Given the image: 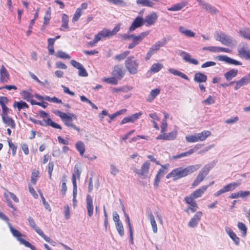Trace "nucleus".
I'll list each match as a JSON object with an SVG mask.
<instances>
[{"mask_svg": "<svg viewBox=\"0 0 250 250\" xmlns=\"http://www.w3.org/2000/svg\"><path fill=\"white\" fill-rule=\"evenodd\" d=\"M82 14V11L80 9H77L72 18L73 22L78 21Z\"/></svg>", "mask_w": 250, "mask_h": 250, "instance_id": "48", "label": "nucleus"}, {"mask_svg": "<svg viewBox=\"0 0 250 250\" xmlns=\"http://www.w3.org/2000/svg\"><path fill=\"white\" fill-rule=\"evenodd\" d=\"M77 115L73 113H63V124L65 125L69 128H72L79 131V128L77 127L73 123V121L77 120Z\"/></svg>", "mask_w": 250, "mask_h": 250, "instance_id": "4", "label": "nucleus"}, {"mask_svg": "<svg viewBox=\"0 0 250 250\" xmlns=\"http://www.w3.org/2000/svg\"><path fill=\"white\" fill-rule=\"evenodd\" d=\"M138 65V62L132 56L127 57L125 62V67L131 74L137 73Z\"/></svg>", "mask_w": 250, "mask_h": 250, "instance_id": "6", "label": "nucleus"}, {"mask_svg": "<svg viewBox=\"0 0 250 250\" xmlns=\"http://www.w3.org/2000/svg\"><path fill=\"white\" fill-rule=\"evenodd\" d=\"M198 141H203L211 135V132L208 130H204L200 133H195Z\"/></svg>", "mask_w": 250, "mask_h": 250, "instance_id": "23", "label": "nucleus"}, {"mask_svg": "<svg viewBox=\"0 0 250 250\" xmlns=\"http://www.w3.org/2000/svg\"><path fill=\"white\" fill-rule=\"evenodd\" d=\"M160 93V89L155 88L151 90L146 100L148 102H151Z\"/></svg>", "mask_w": 250, "mask_h": 250, "instance_id": "30", "label": "nucleus"}, {"mask_svg": "<svg viewBox=\"0 0 250 250\" xmlns=\"http://www.w3.org/2000/svg\"><path fill=\"white\" fill-rule=\"evenodd\" d=\"M116 228L121 236L124 235V229L122 222L115 223Z\"/></svg>", "mask_w": 250, "mask_h": 250, "instance_id": "44", "label": "nucleus"}, {"mask_svg": "<svg viewBox=\"0 0 250 250\" xmlns=\"http://www.w3.org/2000/svg\"><path fill=\"white\" fill-rule=\"evenodd\" d=\"M112 75L119 80L123 77L124 74L122 68L116 65L114 67L113 70L112 72Z\"/></svg>", "mask_w": 250, "mask_h": 250, "instance_id": "22", "label": "nucleus"}, {"mask_svg": "<svg viewBox=\"0 0 250 250\" xmlns=\"http://www.w3.org/2000/svg\"><path fill=\"white\" fill-rule=\"evenodd\" d=\"M237 226L238 229L241 231L242 235L243 236H246L247 231V229L246 225L242 222H238Z\"/></svg>", "mask_w": 250, "mask_h": 250, "instance_id": "46", "label": "nucleus"}, {"mask_svg": "<svg viewBox=\"0 0 250 250\" xmlns=\"http://www.w3.org/2000/svg\"><path fill=\"white\" fill-rule=\"evenodd\" d=\"M218 60L220 61L225 62L227 63L234 64L236 65H242V62L230 58L226 55H219L217 57Z\"/></svg>", "mask_w": 250, "mask_h": 250, "instance_id": "15", "label": "nucleus"}, {"mask_svg": "<svg viewBox=\"0 0 250 250\" xmlns=\"http://www.w3.org/2000/svg\"><path fill=\"white\" fill-rule=\"evenodd\" d=\"M148 217L150 220V222L151 223V225L153 231L154 233H156L157 232V224L155 220L154 216L152 212H149L148 213Z\"/></svg>", "mask_w": 250, "mask_h": 250, "instance_id": "33", "label": "nucleus"}, {"mask_svg": "<svg viewBox=\"0 0 250 250\" xmlns=\"http://www.w3.org/2000/svg\"><path fill=\"white\" fill-rule=\"evenodd\" d=\"M238 73V70L232 69L224 74V76L227 81H230L236 76Z\"/></svg>", "mask_w": 250, "mask_h": 250, "instance_id": "26", "label": "nucleus"}, {"mask_svg": "<svg viewBox=\"0 0 250 250\" xmlns=\"http://www.w3.org/2000/svg\"><path fill=\"white\" fill-rule=\"evenodd\" d=\"M209 186H203L199 189L194 191L191 194L193 196L195 199L198 197H201L203 194L207 190Z\"/></svg>", "mask_w": 250, "mask_h": 250, "instance_id": "24", "label": "nucleus"}, {"mask_svg": "<svg viewBox=\"0 0 250 250\" xmlns=\"http://www.w3.org/2000/svg\"><path fill=\"white\" fill-rule=\"evenodd\" d=\"M150 163L148 161L145 162L141 167V169L135 168L134 171L140 176L145 178L149 172Z\"/></svg>", "mask_w": 250, "mask_h": 250, "instance_id": "9", "label": "nucleus"}, {"mask_svg": "<svg viewBox=\"0 0 250 250\" xmlns=\"http://www.w3.org/2000/svg\"><path fill=\"white\" fill-rule=\"evenodd\" d=\"M45 124L47 125H50L55 128L61 129L62 127L60 125L53 122L50 118H48L45 121Z\"/></svg>", "mask_w": 250, "mask_h": 250, "instance_id": "42", "label": "nucleus"}, {"mask_svg": "<svg viewBox=\"0 0 250 250\" xmlns=\"http://www.w3.org/2000/svg\"><path fill=\"white\" fill-rule=\"evenodd\" d=\"M203 8L206 10L208 11L211 14H216L217 12V10L215 7L212 6L208 3L204 4V6Z\"/></svg>", "mask_w": 250, "mask_h": 250, "instance_id": "40", "label": "nucleus"}, {"mask_svg": "<svg viewBox=\"0 0 250 250\" xmlns=\"http://www.w3.org/2000/svg\"><path fill=\"white\" fill-rule=\"evenodd\" d=\"M168 71L170 73L173 74L175 76H178L182 78L189 81L188 77L184 73L173 68H170L168 69Z\"/></svg>", "mask_w": 250, "mask_h": 250, "instance_id": "28", "label": "nucleus"}, {"mask_svg": "<svg viewBox=\"0 0 250 250\" xmlns=\"http://www.w3.org/2000/svg\"><path fill=\"white\" fill-rule=\"evenodd\" d=\"M44 99L45 101H47L48 102L55 103H62L61 100H59L58 98H57L55 97L51 98L48 96H45V97H44Z\"/></svg>", "mask_w": 250, "mask_h": 250, "instance_id": "50", "label": "nucleus"}, {"mask_svg": "<svg viewBox=\"0 0 250 250\" xmlns=\"http://www.w3.org/2000/svg\"><path fill=\"white\" fill-rule=\"evenodd\" d=\"M2 108V113L1 114V116H7L8 115V114L10 113V109H9L6 105H2L1 106Z\"/></svg>", "mask_w": 250, "mask_h": 250, "instance_id": "62", "label": "nucleus"}, {"mask_svg": "<svg viewBox=\"0 0 250 250\" xmlns=\"http://www.w3.org/2000/svg\"><path fill=\"white\" fill-rule=\"evenodd\" d=\"M81 173V172L79 170L78 167L75 166L74 169L72 179L75 178V180H76V177L79 178L80 177Z\"/></svg>", "mask_w": 250, "mask_h": 250, "instance_id": "59", "label": "nucleus"}, {"mask_svg": "<svg viewBox=\"0 0 250 250\" xmlns=\"http://www.w3.org/2000/svg\"><path fill=\"white\" fill-rule=\"evenodd\" d=\"M118 79L113 76L109 78H104L103 81L107 83L116 85L118 83Z\"/></svg>", "mask_w": 250, "mask_h": 250, "instance_id": "39", "label": "nucleus"}, {"mask_svg": "<svg viewBox=\"0 0 250 250\" xmlns=\"http://www.w3.org/2000/svg\"><path fill=\"white\" fill-rule=\"evenodd\" d=\"M86 204L88 215L91 217L93 214L94 206L92 198L89 194L86 196Z\"/></svg>", "mask_w": 250, "mask_h": 250, "instance_id": "16", "label": "nucleus"}, {"mask_svg": "<svg viewBox=\"0 0 250 250\" xmlns=\"http://www.w3.org/2000/svg\"><path fill=\"white\" fill-rule=\"evenodd\" d=\"M8 143L9 147L12 150V154L13 156H14L16 154L17 147L12 142L11 140L9 139L8 140Z\"/></svg>", "mask_w": 250, "mask_h": 250, "instance_id": "54", "label": "nucleus"}, {"mask_svg": "<svg viewBox=\"0 0 250 250\" xmlns=\"http://www.w3.org/2000/svg\"><path fill=\"white\" fill-rule=\"evenodd\" d=\"M178 55L182 57L183 60L186 62H188L194 65H197L199 63V62L197 60L191 58L190 55L185 51L179 50Z\"/></svg>", "mask_w": 250, "mask_h": 250, "instance_id": "12", "label": "nucleus"}, {"mask_svg": "<svg viewBox=\"0 0 250 250\" xmlns=\"http://www.w3.org/2000/svg\"><path fill=\"white\" fill-rule=\"evenodd\" d=\"M95 36L99 39V41L102 40L103 38L111 37L110 34L109 30L106 28H104L96 34Z\"/></svg>", "mask_w": 250, "mask_h": 250, "instance_id": "27", "label": "nucleus"}, {"mask_svg": "<svg viewBox=\"0 0 250 250\" xmlns=\"http://www.w3.org/2000/svg\"><path fill=\"white\" fill-rule=\"evenodd\" d=\"M149 34V31H145L141 33L138 35L132 34V41L136 44H139Z\"/></svg>", "mask_w": 250, "mask_h": 250, "instance_id": "17", "label": "nucleus"}, {"mask_svg": "<svg viewBox=\"0 0 250 250\" xmlns=\"http://www.w3.org/2000/svg\"><path fill=\"white\" fill-rule=\"evenodd\" d=\"M8 226L13 236L16 237L21 244L24 245L26 247L30 248L32 250H36V248L34 246L21 237L22 236L21 233L18 230L14 229L9 222H8Z\"/></svg>", "mask_w": 250, "mask_h": 250, "instance_id": "3", "label": "nucleus"}, {"mask_svg": "<svg viewBox=\"0 0 250 250\" xmlns=\"http://www.w3.org/2000/svg\"><path fill=\"white\" fill-rule=\"evenodd\" d=\"M179 31L188 37H194L195 33L190 30L187 29L182 26L179 27Z\"/></svg>", "mask_w": 250, "mask_h": 250, "instance_id": "31", "label": "nucleus"}, {"mask_svg": "<svg viewBox=\"0 0 250 250\" xmlns=\"http://www.w3.org/2000/svg\"><path fill=\"white\" fill-rule=\"evenodd\" d=\"M167 43V41L166 38H164L162 40L156 42L151 47L153 49L156 51L159 50L160 47L164 46Z\"/></svg>", "mask_w": 250, "mask_h": 250, "instance_id": "32", "label": "nucleus"}, {"mask_svg": "<svg viewBox=\"0 0 250 250\" xmlns=\"http://www.w3.org/2000/svg\"><path fill=\"white\" fill-rule=\"evenodd\" d=\"M187 3H188L186 1H181L172 5L169 8H168L167 10L170 11H177L181 10L187 5Z\"/></svg>", "mask_w": 250, "mask_h": 250, "instance_id": "25", "label": "nucleus"}, {"mask_svg": "<svg viewBox=\"0 0 250 250\" xmlns=\"http://www.w3.org/2000/svg\"><path fill=\"white\" fill-rule=\"evenodd\" d=\"M136 3L138 5H140L142 6H146V7H152L154 3L149 0H137L136 1Z\"/></svg>", "mask_w": 250, "mask_h": 250, "instance_id": "35", "label": "nucleus"}, {"mask_svg": "<svg viewBox=\"0 0 250 250\" xmlns=\"http://www.w3.org/2000/svg\"><path fill=\"white\" fill-rule=\"evenodd\" d=\"M207 79V75L201 72L196 73L194 76V81L197 83H205Z\"/></svg>", "mask_w": 250, "mask_h": 250, "instance_id": "20", "label": "nucleus"}, {"mask_svg": "<svg viewBox=\"0 0 250 250\" xmlns=\"http://www.w3.org/2000/svg\"><path fill=\"white\" fill-rule=\"evenodd\" d=\"M110 172L112 175H113V176H115L118 173L119 170L115 166H114L113 164H111L110 166Z\"/></svg>", "mask_w": 250, "mask_h": 250, "instance_id": "57", "label": "nucleus"}, {"mask_svg": "<svg viewBox=\"0 0 250 250\" xmlns=\"http://www.w3.org/2000/svg\"><path fill=\"white\" fill-rule=\"evenodd\" d=\"M163 67V65L162 64L160 63H155L152 64L151 66L150 71L151 73H157L159 72Z\"/></svg>", "mask_w": 250, "mask_h": 250, "instance_id": "38", "label": "nucleus"}, {"mask_svg": "<svg viewBox=\"0 0 250 250\" xmlns=\"http://www.w3.org/2000/svg\"><path fill=\"white\" fill-rule=\"evenodd\" d=\"M158 18L157 14L153 12L148 14L145 17L144 22L146 23V26H148L154 24Z\"/></svg>", "mask_w": 250, "mask_h": 250, "instance_id": "13", "label": "nucleus"}, {"mask_svg": "<svg viewBox=\"0 0 250 250\" xmlns=\"http://www.w3.org/2000/svg\"><path fill=\"white\" fill-rule=\"evenodd\" d=\"M202 215L203 213L201 211H199L197 212L189 221L188 226L190 228L196 227L200 220Z\"/></svg>", "mask_w": 250, "mask_h": 250, "instance_id": "14", "label": "nucleus"}, {"mask_svg": "<svg viewBox=\"0 0 250 250\" xmlns=\"http://www.w3.org/2000/svg\"><path fill=\"white\" fill-rule=\"evenodd\" d=\"M72 183H73V201H75L77 194V184H76V181L75 178H73L72 179Z\"/></svg>", "mask_w": 250, "mask_h": 250, "instance_id": "55", "label": "nucleus"}, {"mask_svg": "<svg viewBox=\"0 0 250 250\" xmlns=\"http://www.w3.org/2000/svg\"><path fill=\"white\" fill-rule=\"evenodd\" d=\"M243 83L246 85L250 83V73L244 76L241 79Z\"/></svg>", "mask_w": 250, "mask_h": 250, "instance_id": "61", "label": "nucleus"}, {"mask_svg": "<svg viewBox=\"0 0 250 250\" xmlns=\"http://www.w3.org/2000/svg\"><path fill=\"white\" fill-rule=\"evenodd\" d=\"M38 171L33 172L32 173L31 181L32 183L34 185H35L36 184V182L38 180Z\"/></svg>", "mask_w": 250, "mask_h": 250, "instance_id": "58", "label": "nucleus"}, {"mask_svg": "<svg viewBox=\"0 0 250 250\" xmlns=\"http://www.w3.org/2000/svg\"><path fill=\"white\" fill-rule=\"evenodd\" d=\"M186 140L188 143H194L198 142L195 133L193 135L186 136Z\"/></svg>", "mask_w": 250, "mask_h": 250, "instance_id": "49", "label": "nucleus"}, {"mask_svg": "<svg viewBox=\"0 0 250 250\" xmlns=\"http://www.w3.org/2000/svg\"><path fill=\"white\" fill-rule=\"evenodd\" d=\"M9 79V74L5 68L2 65L0 69V82L2 83H7Z\"/></svg>", "mask_w": 250, "mask_h": 250, "instance_id": "18", "label": "nucleus"}, {"mask_svg": "<svg viewBox=\"0 0 250 250\" xmlns=\"http://www.w3.org/2000/svg\"><path fill=\"white\" fill-rule=\"evenodd\" d=\"M238 51L241 57L245 58L246 59L250 58V54L249 51L246 50L244 47L239 49Z\"/></svg>", "mask_w": 250, "mask_h": 250, "instance_id": "37", "label": "nucleus"}, {"mask_svg": "<svg viewBox=\"0 0 250 250\" xmlns=\"http://www.w3.org/2000/svg\"><path fill=\"white\" fill-rule=\"evenodd\" d=\"M2 120L3 123L7 126H9L11 128L15 127L16 125L14 120L10 117L7 116H2Z\"/></svg>", "mask_w": 250, "mask_h": 250, "instance_id": "21", "label": "nucleus"}, {"mask_svg": "<svg viewBox=\"0 0 250 250\" xmlns=\"http://www.w3.org/2000/svg\"><path fill=\"white\" fill-rule=\"evenodd\" d=\"M162 167L158 171L154 182V187L157 188L159 184L161 178L167 172V170L168 169L169 165L167 164L164 165H161Z\"/></svg>", "mask_w": 250, "mask_h": 250, "instance_id": "8", "label": "nucleus"}, {"mask_svg": "<svg viewBox=\"0 0 250 250\" xmlns=\"http://www.w3.org/2000/svg\"><path fill=\"white\" fill-rule=\"evenodd\" d=\"M144 23V19L140 16H137L132 22L128 29L129 32L134 31L136 28L142 26Z\"/></svg>", "mask_w": 250, "mask_h": 250, "instance_id": "11", "label": "nucleus"}, {"mask_svg": "<svg viewBox=\"0 0 250 250\" xmlns=\"http://www.w3.org/2000/svg\"><path fill=\"white\" fill-rule=\"evenodd\" d=\"M214 166V164L211 163L208 164L203 167L198 174L196 179L192 183V186L193 187H195L199 185V184L204 180V178L209 173V171Z\"/></svg>", "mask_w": 250, "mask_h": 250, "instance_id": "2", "label": "nucleus"}, {"mask_svg": "<svg viewBox=\"0 0 250 250\" xmlns=\"http://www.w3.org/2000/svg\"><path fill=\"white\" fill-rule=\"evenodd\" d=\"M194 199L195 198L190 194L189 196H186L185 197V201L187 204L190 205V204L195 202L194 201Z\"/></svg>", "mask_w": 250, "mask_h": 250, "instance_id": "63", "label": "nucleus"}, {"mask_svg": "<svg viewBox=\"0 0 250 250\" xmlns=\"http://www.w3.org/2000/svg\"><path fill=\"white\" fill-rule=\"evenodd\" d=\"M79 75L82 77H86L88 75L86 70L83 66L79 69Z\"/></svg>", "mask_w": 250, "mask_h": 250, "instance_id": "64", "label": "nucleus"}, {"mask_svg": "<svg viewBox=\"0 0 250 250\" xmlns=\"http://www.w3.org/2000/svg\"><path fill=\"white\" fill-rule=\"evenodd\" d=\"M166 134L167 140H172L175 139L177 135V130H173L171 132H169Z\"/></svg>", "mask_w": 250, "mask_h": 250, "instance_id": "47", "label": "nucleus"}, {"mask_svg": "<svg viewBox=\"0 0 250 250\" xmlns=\"http://www.w3.org/2000/svg\"><path fill=\"white\" fill-rule=\"evenodd\" d=\"M239 33L242 37L250 40V29L243 28L240 30Z\"/></svg>", "mask_w": 250, "mask_h": 250, "instance_id": "36", "label": "nucleus"}, {"mask_svg": "<svg viewBox=\"0 0 250 250\" xmlns=\"http://www.w3.org/2000/svg\"><path fill=\"white\" fill-rule=\"evenodd\" d=\"M240 182H232L228 185L225 186L222 188L220 189L216 192L214 193L213 195L215 197H218L220 195L227 192L231 191L239 187Z\"/></svg>", "mask_w": 250, "mask_h": 250, "instance_id": "7", "label": "nucleus"}, {"mask_svg": "<svg viewBox=\"0 0 250 250\" xmlns=\"http://www.w3.org/2000/svg\"><path fill=\"white\" fill-rule=\"evenodd\" d=\"M203 145H196L195 146L191 149H190L187 152L181 153L179 154H177L174 156H173L172 157V159L176 160L178 159H180L182 157L188 156V155H190L192 154H193L194 152H195L196 150H197L198 149L200 148Z\"/></svg>", "mask_w": 250, "mask_h": 250, "instance_id": "10", "label": "nucleus"}, {"mask_svg": "<svg viewBox=\"0 0 250 250\" xmlns=\"http://www.w3.org/2000/svg\"><path fill=\"white\" fill-rule=\"evenodd\" d=\"M225 230L230 238L233 241L235 244L238 246L240 243V239L237 236L236 234L228 227L225 228Z\"/></svg>", "mask_w": 250, "mask_h": 250, "instance_id": "19", "label": "nucleus"}, {"mask_svg": "<svg viewBox=\"0 0 250 250\" xmlns=\"http://www.w3.org/2000/svg\"><path fill=\"white\" fill-rule=\"evenodd\" d=\"M38 231H37V233L40 235L41 237H42L45 241L49 243L50 244H52V243H54V241L52 240L50 237L46 236L44 234L43 231L41 229H38Z\"/></svg>", "mask_w": 250, "mask_h": 250, "instance_id": "41", "label": "nucleus"}, {"mask_svg": "<svg viewBox=\"0 0 250 250\" xmlns=\"http://www.w3.org/2000/svg\"><path fill=\"white\" fill-rule=\"evenodd\" d=\"M22 98L27 102L32 98V94L27 91L23 90L21 93Z\"/></svg>", "mask_w": 250, "mask_h": 250, "instance_id": "45", "label": "nucleus"}, {"mask_svg": "<svg viewBox=\"0 0 250 250\" xmlns=\"http://www.w3.org/2000/svg\"><path fill=\"white\" fill-rule=\"evenodd\" d=\"M108 2L113 3L115 5H120L122 6L126 5L125 2L124 0H106Z\"/></svg>", "mask_w": 250, "mask_h": 250, "instance_id": "52", "label": "nucleus"}, {"mask_svg": "<svg viewBox=\"0 0 250 250\" xmlns=\"http://www.w3.org/2000/svg\"><path fill=\"white\" fill-rule=\"evenodd\" d=\"M76 149L79 152L80 154L83 156L85 151V146L84 143L81 141H78L76 144Z\"/></svg>", "mask_w": 250, "mask_h": 250, "instance_id": "34", "label": "nucleus"}, {"mask_svg": "<svg viewBox=\"0 0 250 250\" xmlns=\"http://www.w3.org/2000/svg\"><path fill=\"white\" fill-rule=\"evenodd\" d=\"M40 195L41 196V198L42 201V204L46 210L49 211H51V208L50 207L49 204L46 201L44 196H43L42 193L41 192H40Z\"/></svg>", "mask_w": 250, "mask_h": 250, "instance_id": "51", "label": "nucleus"}, {"mask_svg": "<svg viewBox=\"0 0 250 250\" xmlns=\"http://www.w3.org/2000/svg\"><path fill=\"white\" fill-rule=\"evenodd\" d=\"M129 53H130L129 51L126 50L125 51L122 52V53L116 55L115 57V59L116 60H118V61H121L125 59L127 57V56L129 54Z\"/></svg>", "mask_w": 250, "mask_h": 250, "instance_id": "43", "label": "nucleus"}, {"mask_svg": "<svg viewBox=\"0 0 250 250\" xmlns=\"http://www.w3.org/2000/svg\"><path fill=\"white\" fill-rule=\"evenodd\" d=\"M13 106L14 108L17 107L19 111H20L21 109L28 108L29 107L27 104L22 101L15 102Z\"/></svg>", "mask_w": 250, "mask_h": 250, "instance_id": "29", "label": "nucleus"}, {"mask_svg": "<svg viewBox=\"0 0 250 250\" xmlns=\"http://www.w3.org/2000/svg\"><path fill=\"white\" fill-rule=\"evenodd\" d=\"M28 221L29 225L36 231V232L37 231H38V229H40L39 227L36 226L35 222L31 217H28Z\"/></svg>", "mask_w": 250, "mask_h": 250, "instance_id": "53", "label": "nucleus"}, {"mask_svg": "<svg viewBox=\"0 0 250 250\" xmlns=\"http://www.w3.org/2000/svg\"><path fill=\"white\" fill-rule=\"evenodd\" d=\"M215 101L212 96L209 95L206 99L202 101L203 104L209 105L213 104Z\"/></svg>", "mask_w": 250, "mask_h": 250, "instance_id": "56", "label": "nucleus"}, {"mask_svg": "<svg viewBox=\"0 0 250 250\" xmlns=\"http://www.w3.org/2000/svg\"><path fill=\"white\" fill-rule=\"evenodd\" d=\"M214 37L216 41L220 42L223 44L227 46L232 44L234 41L231 37L222 32H215Z\"/></svg>", "mask_w": 250, "mask_h": 250, "instance_id": "5", "label": "nucleus"}, {"mask_svg": "<svg viewBox=\"0 0 250 250\" xmlns=\"http://www.w3.org/2000/svg\"><path fill=\"white\" fill-rule=\"evenodd\" d=\"M201 167V165H195L188 166L185 168L179 167L173 169L174 180H177L189 175L196 171Z\"/></svg>", "mask_w": 250, "mask_h": 250, "instance_id": "1", "label": "nucleus"}, {"mask_svg": "<svg viewBox=\"0 0 250 250\" xmlns=\"http://www.w3.org/2000/svg\"><path fill=\"white\" fill-rule=\"evenodd\" d=\"M120 24L116 25L114 28L112 29V30L110 31L109 30L110 34L111 36H113L117 34V33L120 30Z\"/></svg>", "mask_w": 250, "mask_h": 250, "instance_id": "60", "label": "nucleus"}]
</instances>
